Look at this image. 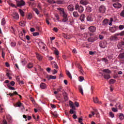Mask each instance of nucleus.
Segmentation results:
<instances>
[{"mask_svg":"<svg viewBox=\"0 0 124 124\" xmlns=\"http://www.w3.org/2000/svg\"><path fill=\"white\" fill-rule=\"evenodd\" d=\"M31 18H32V15H31V13L29 14L27 16V19L31 20Z\"/></svg>","mask_w":124,"mask_h":124,"instance_id":"33","label":"nucleus"},{"mask_svg":"<svg viewBox=\"0 0 124 124\" xmlns=\"http://www.w3.org/2000/svg\"><path fill=\"white\" fill-rule=\"evenodd\" d=\"M37 7H38V8H39V9H40V10L42 9L41 4L40 3H38Z\"/></svg>","mask_w":124,"mask_h":124,"instance_id":"49","label":"nucleus"},{"mask_svg":"<svg viewBox=\"0 0 124 124\" xmlns=\"http://www.w3.org/2000/svg\"><path fill=\"white\" fill-rule=\"evenodd\" d=\"M103 73L102 74V76L104 77V78L106 80H108L111 78V76H110V74H111V71L108 69H104L102 71Z\"/></svg>","mask_w":124,"mask_h":124,"instance_id":"2","label":"nucleus"},{"mask_svg":"<svg viewBox=\"0 0 124 124\" xmlns=\"http://www.w3.org/2000/svg\"><path fill=\"white\" fill-rule=\"evenodd\" d=\"M37 59L39 60V61H42V59H43V57H42V56H41L40 54H37Z\"/></svg>","mask_w":124,"mask_h":124,"instance_id":"21","label":"nucleus"},{"mask_svg":"<svg viewBox=\"0 0 124 124\" xmlns=\"http://www.w3.org/2000/svg\"><path fill=\"white\" fill-rule=\"evenodd\" d=\"M11 46L12 47H15V46H16V43L12 42L11 43Z\"/></svg>","mask_w":124,"mask_h":124,"instance_id":"62","label":"nucleus"},{"mask_svg":"<svg viewBox=\"0 0 124 124\" xmlns=\"http://www.w3.org/2000/svg\"><path fill=\"white\" fill-rule=\"evenodd\" d=\"M54 53H55V55H57L58 56L59 54V50H58V49L55 50Z\"/></svg>","mask_w":124,"mask_h":124,"instance_id":"50","label":"nucleus"},{"mask_svg":"<svg viewBox=\"0 0 124 124\" xmlns=\"http://www.w3.org/2000/svg\"><path fill=\"white\" fill-rule=\"evenodd\" d=\"M110 40H111V41H117V40H119V38L114 35L111 36Z\"/></svg>","mask_w":124,"mask_h":124,"instance_id":"14","label":"nucleus"},{"mask_svg":"<svg viewBox=\"0 0 124 124\" xmlns=\"http://www.w3.org/2000/svg\"><path fill=\"white\" fill-rule=\"evenodd\" d=\"M80 4H82V5H87L88 4V2L87 1H83V0H81L80 1Z\"/></svg>","mask_w":124,"mask_h":124,"instance_id":"22","label":"nucleus"},{"mask_svg":"<svg viewBox=\"0 0 124 124\" xmlns=\"http://www.w3.org/2000/svg\"><path fill=\"white\" fill-rule=\"evenodd\" d=\"M2 124H7V121L5 119L3 120Z\"/></svg>","mask_w":124,"mask_h":124,"instance_id":"58","label":"nucleus"},{"mask_svg":"<svg viewBox=\"0 0 124 124\" xmlns=\"http://www.w3.org/2000/svg\"><path fill=\"white\" fill-rule=\"evenodd\" d=\"M124 42H122L121 43H119L118 44V45H117V47L118 48V49H120V48H121V47H122V46H124Z\"/></svg>","mask_w":124,"mask_h":124,"instance_id":"23","label":"nucleus"},{"mask_svg":"<svg viewBox=\"0 0 124 124\" xmlns=\"http://www.w3.org/2000/svg\"><path fill=\"white\" fill-rule=\"evenodd\" d=\"M57 10H58L60 16L63 17L62 19V23H66L68 21L67 13L64 11V9L63 8H58Z\"/></svg>","mask_w":124,"mask_h":124,"instance_id":"1","label":"nucleus"},{"mask_svg":"<svg viewBox=\"0 0 124 124\" xmlns=\"http://www.w3.org/2000/svg\"><path fill=\"white\" fill-rule=\"evenodd\" d=\"M87 20L88 21V22H93V16L89 15L87 17Z\"/></svg>","mask_w":124,"mask_h":124,"instance_id":"13","label":"nucleus"},{"mask_svg":"<svg viewBox=\"0 0 124 124\" xmlns=\"http://www.w3.org/2000/svg\"><path fill=\"white\" fill-rule=\"evenodd\" d=\"M40 87L41 88V89H43V90H44L47 87V85L44 83H41L40 85Z\"/></svg>","mask_w":124,"mask_h":124,"instance_id":"16","label":"nucleus"},{"mask_svg":"<svg viewBox=\"0 0 124 124\" xmlns=\"http://www.w3.org/2000/svg\"><path fill=\"white\" fill-rule=\"evenodd\" d=\"M39 45H42L43 49H44V50L45 49V45L44 44V43H43V42H41L39 43Z\"/></svg>","mask_w":124,"mask_h":124,"instance_id":"39","label":"nucleus"},{"mask_svg":"<svg viewBox=\"0 0 124 124\" xmlns=\"http://www.w3.org/2000/svg\"><path fill=\"white\" fill-rule=\"evenodd\" d=\"M113 6L115 8L119 9V8H121V7H122V4L119 2H116L113 4Z\"/></svg>","mask_w":124,"mask_h":124,"instance_id":"10","label":"nucleus"},{"mask_svg":"<svg viewBox=\"0 0 124 124\" xmlns=\"http://www.w3.org/2000/svg\"><path fill=\"white\" fill-rule=\"evenodd\" d=\"M113 18H110V20H109V26H111L112 25V23H113Z\"/></svg>","mask_w":124,"mask_h":124,"instance_id":"45","label":"nucleus"},{"mask_svg":"<svg viewBox=\"0 0 124 124\" xmlns=\"http://www.w3.org/2000/svg\"><path fill=\"white\" fill-rule=\"evenodd\" d=\"M124 27L123 25H120L119 27V30H123L124 29Z\"/></svg>","mask_w":124,"mask_h":124,"instance_id":"61","label":"nucleus"},{"mask_svg":"<svg viewBox=\"0 0 124 124\" xmlns=\"http://www.w3.org/2000/svg\"><path fill=\"white\" fill-rule=\"evenodd\" d=\"M86 10L88 12H92V8L91 7H87Z\"/></svg>","mask_w":124,"mask_h":124,"instance_id":"35","label":"nucleus"},{"mask_svg":"<svg viewBox=\"0 0 124 124\" xmlns=\"http://www.w3.org/2000/svg\"><path fill=\"white\" fill-rule=\"evenodd\" d=\"M53 31H55V32H58L59 30L56 27H54L53 29Z\"/></svg>","mask_w":124,"mask_h":124,"instance_id":"52","label":"nucleus"},{"mask_svg":"<svg viewBox=\"0 0 124 124\" xmlns=\"http://www.w3.org/2000/svg\"><path fill=\"white\" fill-rule=\"evenodd\" d=\"M16 105L17 106H18V107H21V106H23V103H20V102L16 103Z\"/></svg>","mask_w":124,"mask_h":124,"instance_id":"34","label":"nucleus"},{"mask_svg":"<svg viewBox=\"0 0 124 124\" xmlns=\"http://www.w3.org/2000/svg\"><path fill=\"white\" fill-rule=\"evenodd\" d=\"M10 85H11L12 86H14V85H15V82L14 81H12L10 82Z\"/></svg>","mask_w":124,"mask_h":124,"instance_id":"64","label":"nucleus"},{"mask_svg":"<svg viewBox=\"0 0 124 124\" xmlns=\"http://www.w3.org/2000/svg\"><path fill=\"white\" fill-rule=\"evenodd\" d=\"M54 0H47V2H49V3H51V4H54Z\"/></svg>","mask_w":124,"mask_h":124,"instance_id":"40","label":"nucleus"},{"mask_svg":"<svg viewBox=\"0 0 124 124\" xmlns=\"http://www.w3.org/2000/svg\"><path fill=\"white\" fill-rule=\"evenodd\" d=\"M19 25L21 27H25V23L23 22H19Z\"/></svg>","mask_w":124,"mask_h":124,"instance_id":"47","label":"nucleus"},{"mask_svg":"<svg viewBox=\"0 0 124 124\" xmlns=\"http://www.w3.org/2000/svg\"><path fill=\"white\" fill-rule=\"evenodd\" d=\"M108 24H109V20H108V19H107V18L105 19L103 21V26H107V25Z\"/></svg>","mask_w":124,"mask_h":124,"instance_id":"15","label":"nucleus"},{"mask_svg":"<svg viewBox=\"0 0 124 124\" xmlns=\"http://www.w3.org/2000/svg\"><path fill=\"white\" fill-rule=\"evenodd\" d=\"M99 46H100V47H101V48H103V49H104L105 48H106V42H101L100 43Z\"/></svg>","mask_w":124,"mask_h":124,"instance_id":"11","label":"nucleus"},{"mask_svg":"<svg viewBox=\"0 0 124 124\" xmlns=\"http://www.w3.org/2000/svg\"><path fill=\"white\" fill-rule=\"evenodd\" d=\"M7 119L9 123H11V117H7Z\"/></svg>","mask_w":124,"mask_h":124,"instance_id":"55","label":"nucleus"},{"mask_svg":"<svg viewBox=\"0 0 124 124\" xmlns=\"http://www.w3.org/2000/svg\"><path fill=\"white\" fill-rule=\"evenodd\" d=\"M33 10L37 15L39 14V11H38V9H37V8H33Z\"/></svg>","mask_w":124,"mask_h":124,"instance_id":"31","label":"nucleus"},{"mask_svg":"<svg viewBox=\"0 0 124 124\" xmlns=\"http://www.w3.org/2000/svg\"><path fill=\"white\" fill-rule=\"evenodd\" d=\"M118 59L123 62H124V52L123 53H121L118 56Z\"/></svg>","mask_w":124,"mask_h":124,"instance_id":"9","label":"nucleus"},{"mask_svg":"<svg viewBox=\"0 0 124 124\" xmlns=\"http://www.w3.org/2000/svg\"><path fill=\"white\" fill-rule=\"evenodd\" d=\"M88 30L90 32H95V31H96V27L92 26L89 27Z\"/></svg>","mask_w":124,"mask_h":124,"instance_id":"6","label":"nucleus"},{"mask_svg":"<svg viewBox=\"0 0 124 124\" xmlns=\"http://www.w3.org/2000/svg\"><path fill=\"white\" fill-rule=\"evenodd\" d=\"M16 1L17 6H24L25 5V3L23 0H16Z\"/></svg>","mask_w":124,"mask_h":124,"instance_id":"5","label":"nucleus"},{"mask_svg":"<svg viewBox=\"0 0 124 124\" xmlns=\"http://www.w3.org/2000/svg\"><path fill=\"white\" fill-rule=\"evenodd\" d=\"M78 68H79V69H80V71L82 72V66H81V65L78 64Z\"/></svg>","mask_w":124,"mask_h":124,"instance_id":"59","label":"nucleus"},{"mask_svg":"<svg viewBox=\"0 0 124 124\" xmlns=\"http://www.w3.org/2000/svg\"><path fill=\"white\" fill-rule=\"evenodd\" d=\"M67 9L69 11H73L74 10V6L72 4L69 5L67 7Z\"/></svg>","mask_w":124,"mask_h":124,"instance_id":"12","label":"nucleus"},{"mask_svg":"<svg viewBox=\"0 0 124 124\" xmlns=\"http://www.w3.org/2000/svg\"><path fill=\"white\" fill-rule=\"evenodd\" d=\"M93 101L94 103H98L99 104H101V102L98 101V99L97 98H93Z\"/></svg>","mask_w":124,"mask_h":124,"instance_id":"24","label":"nucleus"},{"mask_svg":"<svg viewBox=\"0 0 124 124\" xmlns=\"http://www.w3.org/2000/svg\"><path fill=\"white\" fill-rule=\"evenodd\" d=\"M102 62H108V60L105 58H102Z\"/></svg>","mask_w":124,"mask_h":124,"instance_id":"43","label":"nucleus"},{"mask_svg":"<svg viewBox=\"0 0 124 124\" xmlns=\"http://www.w3.org/2000/svg\"><path fill=\"white\" fill-rule=\"evenodd\" d=\"M19 12L22 17H24V16H25V13H24V11L23 10H22L21 9H19Z\"/></svg>","mask_w":124,"mask_h":124,"instance_id":"32","label":"nucleus"},{"mask_svg":"<svg viewBox=\"0 0 124 124\" xmlns=\"http://www.w3.org/2000/svg\"><path fill=\"white\" fill-rule=\"evenodd\" d=\"M75 9L76 10H78L79 13H82V12L84 11V7L83 6L78 4L75 5Z\"/></svg>","mask_w":124,"mask_h":124,"instance_id":"4","label":"nucleus"},{"mask_svg":"<svg viewBox=\"0 0 124 124\" xmlns=\"http://www.w3.org/2000/svg\"><path fill=\"white\" fill-rule=\"evenodd\" d=\"M99 11L101 13H105V11H106V8L104 5H101L100 6L99 8Z\"/></svg>","mask_w":124,"mask_h":124,"instance_id":"8","label":"nucleus"},{"mask_svg":"<svg viewBox=\"0 0 124 124\" xmlns=\"http://www.w3.org/2000/svg\"><path fill=\"white\" fill-rule=\"evenodd\" d=\"M46 23L47 24V25H50V22H49V18H46Z\"/></svg>","mask_w":124,"mask_h":124,"instance_id":"60","label":"nucleus"},{"mask_svg":"<svg viewBox=\"0 0 124 124\" xmlns=\"http://www.w3.org/2000/svg\"><path fill=\"white\" fill-rule=\"evenodd\" d=\"M33 36H37V35H39V33L38 32H36L33 33Z\"/></svg>","mask_w":124,"mask_h":124,"instance_id":"44","label":"nucleus"},{"mask_svg":"<svg viewBox=\"0 0 124 124\" xmlns=\"http://www.w3.org/2000/svg\"><path fill=\"white\" fill-rule=\"evenodd\" d=\"M63 1L62 0H59L53 1V3H57V4H62Z\"/></svg>","mask_w":124,"mask_h":124,"instance_id":"18","label":"nucleus"},{"mask_svg":"<svg viewBox=\"0 0 124 124\" xmlns=\"http://www.w3.org/2000/svg\"><path fill=\"white\" fill-rule=\"evenodd\" d=\"M78 90H79V92L80 93H81V94H82V95H84V93L83 92V88H82V87L79 86L78 87Z\"/></svg>","mask_w":124,"mask_h":124,"instance_id":"25","label":"nucleus"},{"mask_svg":"<svg viewBox=\"0 0 124 124\" xmlns=\"http://www.w3.org/2000/svg\"><path fill=\"white\" fill-rule=\"evenodd\" d=\"M85 15H81L80 16L79 20H80L81 22H84L85 21Z\"/></svg>","mask_w":124,"mask_h":124,"instance_id":"17","label":"nucleus"},{"mask_svg":"<svg viewBox=\"0 0 124 124\" xmlns=\"http://www.w3.org/2000/svg\"><path fill=\"white\" fill-rule=\"evenodd\" d=\"M66 74H67V76L69 77V78H70V79H72V76H71V74H70V72L67 71V70H66Z\"/></svg>","mask_w":124,"mask_h":124,"instance_id":"19","label":"nucleus"},{"mask_svg":"<svg viewBox=\"0 0 124 124\" xmlns=\"http://www.w3.org/2000/svg\"><path fill=\"white\" fill-rule=\"evenodd\" d=\"M109 116H110V117H111V118H114V113H113V112H109Z\"/></svg>","mask_w":124,"mask_h":124,"instance_id":"48","label":"nucleus"},{"mask_svg":"<svg viewBox=\"0 0 124 124\" xmlns=\"http://www.w3.org/2000/svg\"><path fill=\"white\" fill-rule=\"evenodd\" d=\"M88 40L89 42H93V41H94L93 39H92V38H88Z\"/></svg>","mask_w":124,"mask_h":124,"instance_id":"56","label":"nucleus"},{"mask_svg":"<svg viewBox=\"0 0 124 124\" xmlns=\"http://www.w3.org/2000/svg\"><path fill=\"white\" fill-rule=\"evenodd\" d=\"M7 87L9 90H12V91H14V90H15V88L14 87H12L9 84L7 85Z\"/></svg>","mask_w":124,"mask_h":124,"instance_id":"28","label":"nucleus"},{"mask_svg":"<svg viewBox=\"0 0 124 124\" xmlns=\"http://www.w3.org/2000/svg\"><path fill=\"white\" fill-rule=\"evenodd\" d=\"M115 82H116V80L113 79H111L109 80V84L110 85H112V84H114V83H115Z\"/></svg>","mask_w":124,"mask_h":124,"instance_id":"36","label":"nucleus"},{"mask_svg":"<svg viewBox=\"0 0 124 124\" xmlns=\"http://www.w3.org/2000/svg\"><path fill=\"white\" fill-rule=\"evenodd\" d=\"M55 17L58 21L60 20V16H59V15L58 14L55 15Z\"/></svg>","mask_w":124,"mask_h":124,"instance_id":"51","label":"nucleus"},{"mask_svg":"<svg viewBox=\"0 0 124 124\" xmlns=\"http://www.w3.org/2000/svg\"><path fill=\"white\" fill-rule=\"evenodd\" d=\"M69 104L70 105V107L71 108H72V109H70V114H75V111H74V110H75L76 108H75V106H74V104H73V102L71 101H69Z\"/></svg>","mask_w":124,"mask_h":124,"instance_id":"3","label":"nucleus"},{"mask_svg":"<svg viewBox=\"0 0 124 124\" xmlns=\"http://www.w3.org/2000/svg\"><path fill=\"white\" fill-rule=\"evenodd\" d=\"M99 38L102 40L103 39V38H104V37L101 35H99Z\"/></svg>","mask_w":124,"mask_h":124,"instance_id":"63","label":"nucleus"},{"mask_svg":"<svg viewBox=\"0 0 124 124\" xmlns=\"http://www.w3.org/2000/svg\"><path fill=\"white\" fill-rule=\"evenodd\" d=\"M63 96L65 100H68V97H67V94H66V93H63Z\"/></svg>","mask_w":124,"mask_h":124,"instance_id":"30","label":"nucleus"},{"mask_svg":"<svg viewBox=\"0 0 124 124\" xmlns=\"http://www.w3.org/2000/svg\"><path fill=\"white\" fill-rule=\"evenodd\" d=\"M12 16L14 18V19H15L16 20H19V16L18 13L14 12L13 13Z\"/></svg>","mask_w":124,"mask_h":124,"instance_id":"7","label":"nucleus"},{"mask_svg":"<svg viewBox=\"0 0 124 124\" xmlns=\"http://www.w3.org/2000/svg\"><path fill=\"white\" fill-rule=\"evenodd\" d=\"M5 56V53H4V52H3V51H2V58H3V59H4V57Z\"/></svg>","mask_w":124,"mask_h":124,"instance_id":"57","label":"nucleus"},{"mask_svg":"<svg viewBox=\"0 0 124 124\" xmlns=\"http://www.w3.org/2000/svg\"><path fill=\"white\" fill-rule=\"evenodd\" d=\"M119 118L120 120H121V121L122 120H124V114H122V113H120V115L119 116Z\"/></svg>","mask_w":124,"mask_h":124,"instance_id":"29","label":"nucleus"},{"mask_svg":"<svg viewBox=\"0 0 124 124\" xmlns=\"http://www.w3.org/2000/svg\"><path fill=\"white\" fill-rule=\"evenodd\" d=\"M74 104L75 106H76V107H79V103H78V102H75Z\"/></svg>","mask_w":124,"mask_h":124,"instance_id":"53","label":"nucleus"},{"mask_svg":"<svg viewBox=\"0 0 124 124\" xmlns=\"http://www.w3.org/2000/svg\"><path fill=\"white\" fill-rule=\"evenodd\" d=\"M115 107L117 109H122V108L121 107V103H120L116 104V105H115Z\"/></svg>","mask_w":124,"mask_h":124,"instance_id":"27","label":"nucleus"},{"mask_svg":"<svg viewBox=\"0 0 124 124\" xmlns=\"http://www.w3.org/2000/svg\"><path fill=\"white\" fill-rule=\"evenodd\" d=\"M10 31H11V32H12L13 33H14L15 32V30L14 29V28L13 27H11L10 29Z\"/></svg>","mask_w":124,"mask_h":124,"instance_id":"38","label":"nucleus"},{"mask_svg":"<svg viewBox=\"0 0 124 124\" xmlns=\"http://www.w3.org/2000/svg\"><path fill=\"white\" fill-rule=\"evenodd\" d=\"M112 111H113V112H118V108H112Z\"/></svg>","mask_w":124,"mask_h":124,"instance_id":"41","label":"nucleus"},{"mask_svg":"<svg viewBox=\"0 0 124 124\" xmlns=\"http://www.w3.org/2000/svg\"><path fill=\"white\" fill-rule=\"evenodd\" d=\"M56 77L55 76H49V79H56Z\"/></svg>","mask_w":124,"mask_h":124,"instance_id":"46","label":"nucleus"},{"mask_svg":"<svg viewBox=\"0 0 124 124\" xmlns=\"http://www.w3.org/2000/svg\"><path fill=\"white\" fill-rule=\"evenodd\" d=\"M79 82H83V81H84V77H79Z\"/></svg>","mask_w":124,"mask_h":124,"instance_id":"42","label":"nucleus"},{"mask_svg":"<svg viewBox=\"0 0 124 124\" xmlns=\"http://www.w3.org/2000/svg\"><path fill=\"white\" fill-rule=\"evenodd\" d=\"M73 15L75 18H77L79 17V15L78 14V12H74L73 13Z\"/></svg>","mask_w":124,"mask_h":124,"instance_id":"20","label":"nucleus"},{"mask_svg":"<svg viewBox=\"0 0 124 124\" xmlns=\"http://www.w3.org/2000/svg\"><path fill=\"white\" fill-rule=\"evenodd\" d=\"M27 67L28 68H29V69L32 68V67H33V65L32 64V63L30 62L29 64H28Z\"/></svg>","mask_w":124,"mask_h":124,"instance_id":"26","label":"nucleus"},{"mask_svg":"<svg viewBox=\"0 0 124 124\" xmlns=\"http://www.w3.org/2000/svg\"><path fill=\"white\" fill-rule=\"evenodd\" d=\"M62 87H60L59 88L57 89V92L59 93V92H62Z\"/></svg>","mask_w":124,"mask_h":124,"instance_id":"54","label":"nucleus"},{"mask_svg":"<svg viewBox=\"0 0 124 124\" xmlns=\"http://www.w3.org/2000/svg\"><path fill=\"white\" fill-rule=\"evenodd\" d=\"M5 23H6V22H5V19H4V18L2 19V20H1V25H2V26H4V25H5Z\"/></svg>","mask_w":124,"mask_h":124,"instance_id":"37","label":"nucleus"}]
</instances>
